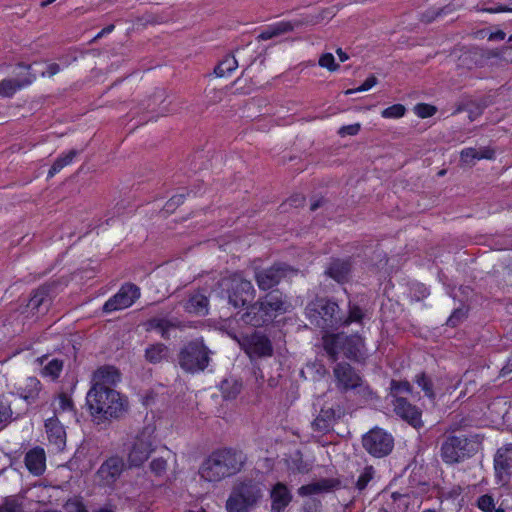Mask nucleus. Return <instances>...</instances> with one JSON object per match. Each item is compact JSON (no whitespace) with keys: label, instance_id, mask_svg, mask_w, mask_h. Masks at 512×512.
Masks as SVG:
<instances>
[{"label":"nucleus","instance_id":"nucleus-54","mask_svg":"<svg viewBox=\"0 0 512 512\" xmlns=\"http://www.w3.org/2000/svg\"><path fill=\"white\" fill-rule=\"evenodd\" d=\"M238 63L234 56H228L226 55V70L227 71H233L237 68Z\"/></svg>","mask_w":512,"mask_h":512},{"label":"nucleus","instance_id":"nucleus-38","mask_svg":"<svg viewBox=\"0 0 512 512\" xmlns=\"http://www.w3.org/2000/svg\"><path fill=\"white\" fill-rule=\"evenodd\" d=\"M406 108L402 104H394L382 110L381 116L385 119H399L405 115Z\"/></svg>","mask_w":512,"mask_h":512},{"label":"nucleus","instance_id":"nucleus-48","mask_svg":"<svg viewBox=\"0 0 512 512\" xmlns=\"http://www.w3.org/2000/svg\"><path fill=\"white\" fill-rule=\"evenodd\" d=\"M374 474V470L372 467H367L363 471V473L359 476V479L357 481V487L359 489H364L368 482L372 479Z\"/></svg>","mask_w":512,"mask_h":512},{"label":"nucleus","instance_id":"nucleus-43","mask_svg":"<svg viewBox=\"0 0 512 512\" xmlns=\"http://www.w3.org/2000/svg\"><path fill=\"white\" fill-rule=\"evenodd\" d=\"M416 382L418 386L425 392V395L428 398H430L431 400L435 399V394L432 390V384L425 375L418 376Z\"/></svg>","mask_w":512,"mask_h":512},{"label":"nucleus","instance_id":"nucleus-18","mask_svg":"<svg viewBox=\"0 0 512 512\" xmlns=\"http://www.w3.org/2000/svg\"><path fill=\"white\" fill-rule=\"evenodd\" d=\"M250 358L271 356L272 346L270 341L257 333L243 338L241 343Z\"/></svg>","mask_w":512,"mask_h":512},{"label":"nucleus","instance_id":"nucleus-27","mask_svg":"<svg viewBox=\"0 0 512 512\" xmlns=\"http://www.w3.org/2000/svg\"><path fill=\"white\" fill-rule=\"evenodd\" d=\"M272 512H282L291 501V495L282 483H278L271 491Z\"/></svg>","mask_w":512,"mask_h":512},{"label":"nucleus","instance_id":"nucleus-53","mask_svg":"<svg viewBox=\"0 0 512 512\" xmlns=\"http://www.w3.org/2000/svg\"><path fill=\"white\" fill-rule=\"evenodd\" d=\"M60 71V66L57 63H51L47 66L46 71L42 72V76L52 77Z\"/></svg>","mask_w":512,"mask_h":512},{"label":"nucleus","instance_id":"nucleus-52","mask_svg":"<svg viewBox=\"0 0 512 512\" xmlns=\"http://www.w3.org/2000/svg\"><path fill=\"white\" fill-rule=\"evenodd\" d=\"M206 96L210 98L212 102H219L222 100L223 91H217L214 87H209L206 89Z\"/></svg>","mask_w":512,"mask_h":512},{"label":"nucleus","instance_id":"nucleus-37","mask_svg":"<svg viewBox=\"0 0 512 512\" xmlns=\"http://www.w3.org/2000/svg\"><path fill=\"white\" fill-rule=\"evenodd\" d=\"M0 512H25L23 503L17 497H7L0 505Z\"/></svg>","mask_w":512,"mask_h":512},{"label":"nucleus","instance_id":"nucleus-24","mask_svg":"<svg viewBox=\"0 0 512 512\" xmlns=\"http://www.w3.org/2000/svg\"><path fill=\"white\" fill-rule=\"evenodd\" d=\"M42 385L36 377H28L25 382L17 388L19 398L25 400L28 405L33 404L39 398Z\"/></svg>","mask_w":512,"mask_h":512},{"label":"nucleus","instance_id":"nucleus-39","mask_svg":"<svg viewBox=\"0 0 512 512\" xmlns=\"http://www.w3.org/2000/svg\"><path fill=\"white\" fill-rule=\"evenodd\" d=\"M63 362L58 359H52L48 362L47 365L43 368V374L47 376H51L52 378H57L62 371Z\"/></svg>","mask_w":512,"mask_h":512},{"label":"nucleus","instance_id":"nucleus-26","mask_svg":"<svg viewBox=\"0 0 512 512\" xmlns=\"http://www.w3.org/2000/svg\"><path fill=\"white\" fill-rule=\"evenodd\" d=\"M34 80L35 75L31 73L22 79H3L0 81V97L10 98L16 93V91L30 85Z\"/></svg>","mask_w":512,"mask_h":512},{"label":"nucleus","instance_id":"nucleus-45","mask_svg":"<svg viewBox=\"0 0 512 512\" xmlns=\"http://www.w3.org/2000/svg\"><path fill=\"white\" fill-rule=\"evenodd\" d=\"M415 114L420 118H428L436 113V108L429 104H418L414 108Z\"/></svg>","mask_w":512,"mask_h":512},{"label":"nucleus","instance_id":"nucleus-36","mask_svg":"<svg viewBox=\"0 0 512 512\" xmlns=\"http://www.w3.org/2000/svg\"><path fill=\"white\" fill-rule=\"evenodd\" d=\"M329 484L327 481H321L317 483H311L308 485H304L299 488L298 492L301 496H309L322 491H325L329 488Z\"/></svg>","mask_w":512,"mask_h":512},{"label":"nucleus","instance_id":"nucleus-32","mask_svg":"<svg viewBox=\"0 0 512 512\" xmlns=\"http://www.w3.org/2000/svg\"><path fill=\"white\" fill-rule=\"evenodd\" d=\"M335 418L336 413L333 409H322L319 415L314 420L313 426L315 427L316 430L320 432L327 431L334 423Z\"/></svg>","mask_w":512,"mask_h":512},{"label":"nucleus","instance_id":"nucleus-46","mask_svg":"<svg viewBox=\"0 0 512 512\" xmlns=\"http://www.w3.org/2000/svg\"><path fill=\"white\" fill-rule=\"evenodd\" d=\"M376 84H377L376 77L375 76H370L358 88H356V89H348V90L345 91V94L346 95H351V94L356 93V92L368 91L372 87H374Z\"/></svg>","mask_w":512,"mask_h":512},{"label":"nucleus","instance_id":"nucleus-58","mask_svg":"<svg viewBox=\"0 0 512 512\" xmlns=\"http://www.w3.org/2000/svg\"><path fill=\"white\" fill-rule=\"evenodd\" d=\"M336 52L340 62H345L348 60V55L342 49H338Z\"/></svg>","mask_w":512,"mask_h":512},{"label":"nucleus","instance_id":"nucleus-3","mask_svg":"<svg viewBox=\"0 0 512 512\" xmlns=\"http://www.w3.org/2000/svg\"><path fill=\"white\" fill-rule=\"evenodd\" d=\"M210 350L202 339H194L184 344L178 353L179 366L188 373L204 371L209 365Z\"/></svg>","mask_w":512,"mask_h":512},{"label":"nucleus","instance_id":"nucleus-25","mask_svg":"<svg viewBox=\"0 0 512 512\" xmlns=\"http://www.w3.org/2000/svg\"><path fill=\"white\" fill-rule=\"evenodd\" d=\"M208 298L199 291L189 294L183 304L184 310L189 314L206 315L208 313Z\"/></svg>","mask_w":512,"mask_h":512},{"label":"nucleus","instance_id":"nucleus-16","mask_svg":"<svg viewBox=\"0 0 512 512\" xmlns=\"http://www.w3.org/2000/svg\"><path fill=\"white\" fill-rule=\"evenodd\" d=\"M125 469V463L119 456H112L105 460L97 471L100 482L104 486H112Z\"/></svg>","mask_w":512,"mask_h":512},{"label":"nucleus","instance_id":"nucleus-7","mask_svg":"<svg viewBox=\"0 0 512 512\" xmlns=\"http://www.w3.org/2000/svg\"><path fill=\"white\" fill-rule=\"evenodd\" d=\"M155 447L154 428L146 426L137 435L128 455L131 466L142 465L149 457Z\"/></svg>","mask_w":512,"mask_h":512},{"label":"nucleus","instance_id":"nucleus-63","mask_svg":"<svg viewBox=\"0 0 512 512\" xmlns=\"http://www.w3.org/2000/svg\"><path fill=\"white\" fill-rule=\"evenodd\" d=\"M51 3H48V0H45V1H42L41 2V7H47L48 5H50Z\"/></svg>","mask_w":512,"mask_h":512},{"label":"nucleus","instance_id":"nucleus-9","mask_svg":"<svg viewBox=\"0 0 512 512\" xmlns=\"http://www.w3.org/2000/svg\"><path fill=\"white\" fill-rule=\"evenodd\" d=\"M261 497L262 491L259 486L252 484L242 485L239 491L234 492L226 501V509L229 512H241L256 503Z\"/></svg>","mask_w":512,"mask_h":512},{"label":"nucleus","instance_id":"nucleus-28","mask_svg":"<svg viewBox=\"0 0 512 512\" xmlns=\"http://www.w3.org/2000/svg\"><path fill=\"white\" fill-rule=\"evenodd\" d=\"M169 349L163 343L149 345L145 349V359L152 364H157L168 357Z\"/></svg>","mask_w":512,"mask_h":512},{"label":"nucleus","instance_id":"nucleus-56","mask_svg":"<svg viewBox=\"0 0 512 512\" xmlns=\"http://www.w3.org/2000/svg\"><path fill=\"white\" fill-rule=\"evenodd\" d=\"M460 315H462V312L461 311H455L450 317L449 319L447 320V323L450 325V326H455L457 324V321L460 317Z\"/></svg>","mask_w":512,"mask_h":512},{"label":"nucleus","instance_id":"nucleus-50","mask_svg":"<svg viewBox=\"0 0 512 512\" xmlns=\"http://www.w3.org/2000/svg\"><path fill=\"white\" fill-rule=\"evenodd\" d=\"M363 314L360 308L353 306L350 308L349 316L347 319L342 318V325L343 324H349L352 322H358L362 319Z\"/></svg>","mask_w":512,"mask_h":512},{"label":"nucleus","instance_id":"nucleus-61","mask_svg":"<svg viewBox=\"0 0 512 512\" xmlns=\"http://www.w3.org/2000/svg\"><path fill=\"white\" fill-rule=\"evenodd\" d=\"M104 35H105V34H104V33H103V31L101 30V31H100V32H99V33L94 37V39H93V40L95 41V40H97V39H99V38L103 37Z\"/></svg>","mask_w":512,"mask_h":512},{"label":"nucleus","instance_id":"nucleus-49","mask_svg":"<svg viewBox=\"0 0 512 512\" xmlns=\"http://www.w3.org/2000/svg\"><path fill=\"white\" fill-rule=\"evenodd\" d=\"M185 194L180 193L172 196L165 204L166 211H173L184 202Z\"/></svg>","mask_w":512,"mask_h":512},{"label":"nucleus","instance_id":"nucleus-23","mask_svg":"<svg viewBox=\"0 0 512 512\" xmlns=\"http://www.w3.org/2000/svg\"><path fill=\"white\" fill-rule=\"evenodd\" d=\"M45 428L48 440L58 449H62L66 443V432L64 426L57 418H49L45 421Z\"/></svg>","mask_w":512,"mask_h":512},{"label":"nucleus","instance_id":"nucleus-40","mask_svg":"<svg viewBox=\"0 0 512 512\" xmlns=\"http://www.w3.org/2000/svg\"><path fill=\"white\" fill-rule=\"evenodd\" d=\"M478 507L483 512H504L502 509L495 508V503L492 497L483 495L478 500Z\"/></svg>","mask_w":512,"mask_h":512},{"label":"nucleus","instance_id":"nucleus-60","mask_svg":"<svg viewBox=\"0 0 512 512\" xmlns=\"http://www.w3.org/2000/svg\"><path fill=\"white\" fill-rule=\"evenodd\" d=\"M506 369H507L508 372L512 371V357L509 358L507 366H506Z\"/></svg>","mask_w":512,"mask_h":512},{"label":"nucleus","instance_id":"nucleus-30","mask_svg":"<svg viewBox=\"0 0 512 512\" xmlns=\"http://www.w3.org/2000/svg\"><path fill=\"white\" fill-rule=\"evenodd\" d=\"M244 460L245 457L241 451L226 450V475L238 472L241 469Z\"/></svg>","mask_w":512,"mask_h":512},{"label":"nucleus","instance_id":"nucleus-12","mask_svg":"<svg viewBox=\"0 0 512 512\" xmlns=\"http://www.w3.org/2000/svg\"><path fill=\"white\" fill-rule=\"evenodd\" d=\"M228 292L229 304L238 308L253 298L254 289L251 282L243 279L240 275H234L229 280Z\"/></svg>","mask_w":512,"mask_h":512},{"label":"nucleus","instance_id":"nucleus-55","mask_svg":"<svg viewBox=\"0 0 512 512\" xmlns=\"http://www.w3.org/2000/svg\"><path fill=\"white\" fill-rule=\"evenodd\" d=\"M505 36H506L505 32H503L502 30H498L496 32L490 33L488 39L490 41H493V40H504Z\"/></svg>","mask_w":512,"mask_h":512},{"label":"nucleus","instance_id":"nucleus-29","mask_svg":"<svg viewBox=\"0 0 512 512\" xmlns=\"http://www.w3.org/2000/svg\"><path fill=\"white\" fill-rule=\"evenodd\" d=\"M298 22H289V21H281L277 22L273 25H271L269 28H267L265 31H263L260 34V38L263 40L270 39L274 36H278L284 33H287L289 31H292L296 25H298Z\"/></svg>","mask_w":512,"mask_h":512},{"label":"nucleus","instance_id":"nucleus-42","mask_svg":"<svg viewBox=\"0 0 512 512\" xmlns=\"http://www.w3.org/2000/svg\"><path fill=\"white\" fill-rule=\"evenodd\" d=\"M150 469L155 476H163L167 470V461L163 457L155 458L150 463Z\"/></svg>","mask_w":512,"mask_h":512},{"label":"nucleus","instance_id":"nucleus-35","mask_svg":"<svg viewBox=\"0 0 512 512\" xmlns=\"http://www.w3.org/2000/svg\"><path fill=\"white\" fill-rule=\"evenodd\" d=\"M350 267L345 262L336 261L328 269V274L337 282H344L349 274Z\"/></svg>","mask_w":512,"mask_h":512},{"label":"nucleus","instance_id":"nucleus-51","mask_svg":"<svg viewBox=\"0 0 512 512\" xmlns=\"http://www.w3.org/2000/svg\"><path fill=\"white\" fill-rule=\"evenodd\" d=\"M391 389L396 394L402 393V392L409 393L411 391L410 384L406 381L405 382L392 381Z\"/></svg>","mask_w":512,"mask_h":512},{"label":"nucleus","instance_id":"nucleus-47","mask_svg":"<svg viewBox=\"0 0 512 512\" xmlns=\"http://www.w3.org/2000/svg\"><path fill=\"white\" fill-rule=\"evenodd\" d=\"M360 129H361L360 123L345 125V126L340 127V129L338 130V134L341 137L354 136L359 133Z\"/></svg>","mask_w":512,"mask_h":512},{"label":"nucleus","instance_id":"nucleus-19","mask_svg":"<svg viewBox=\"0 0 512 512\" xmlns=\"http://www.w3.org/2000/svg\"><path fill=\"white\" fill-rule=\"evenodd\" d=\"M146 330H155L160 333L164 339L170 338V331L174 329H184L186 325L176 317L155 316L145 323Z\"/></svg>","mask_w":512,"mask_h":512},{"label":"nucleus","instance_id":"nucleus-22","mask_svg":"<svg viewBox=\"0 0 512 512\" xmlns=\"http://www.w3.org/2000/svg\"><path fill=\"white\" fill-rule=\"evenodd\" d=\"M338 386L343 389H352L361 385L360 376L348 364H338L334 369Z\"/></svg>","mask_w":512,"mask_h":512},{"label":"nucleus","instance_id":"nucleus-21","mask_svg":"<svg viewBox=\"0 0 512 512\" xmlns=\"http://www.w3.org/2000/svg\"><path fill=\"white\" fill-rule=\"evenodd\" d=\"M24 462L26 468L31 474L35 476L42 475L46 468V455L44 449L37 446L29 450L25 455Z\"/></svg>","mask_w":512,"mask_h":512},{"label":"nucleus","instance_id":"nucleus-8","mask_svg":"<svg viewBox=\"0 0 512 512\" xmlns=\"http://www.w3.org/2000/svg\"><path fill=\"white\" fill-rule=\"evenodd\" d=\"M365 450L374 457L388 455L394 445L393 437L380 428H373L362 439Z\"/></svg>","mask_w":512,"mask_h":512},{"label":"nucleus","instance_id":"nucleus-31","mask_svg":"<svg viewBox=\"0 0 512 512\" xmlns=\"http://www.w3.org/2000/svg\"><path fill=\"white\" fill-rule=\"evenodd\" d=\"M493 151L483 148L477 150L475 148H466L461 151V161L465 164H472L474 160L491 159L493 158Z\"/></svg>","mask_w":512,"mask_h":512},{"label":"nucleus","instance_id":"nucleus-2","mask_svg":"<svg viewBox=\"0 0 512 512\" xmlns=\"http://www.w3.org/2000/svg\"><path fill=\"white\" fill-rule=\"evenodd\" d=\"M286 310L285 302L278 291L268 293L263 300L251 305L241 316V320L252 326H261L272 321L279 313Z\"/></svg>","mask_w":512,"mask_h":512},{"label":"nucleus","instance_id":"nucleus-5","mask_svg":"<svg viewBox=\"0 0 512 512\" xmlns=\"http://www.w3.org/2000/svg\"><path fill=\"white\" fill-rule=\"evenodd\" d=\"M338 305L324 299L310 303L306 308V314L312 323L326 329L342 325V317L338 316Z\"/></svg>","mask_w":512,"mask_h":512},{"label":"nucleus","instance_id":"nucleus-11","mask_svg":"<svg viewBox=\"0 0 512 512\" xmlns=\"http://www.w3.org/2000/svg\"><path fill=\"white\" fill-rule=\"evenodd\" d=\"M50 292L51 288L47 285L40 286L33 290L21 313L26 314L27 317H38L39 315L46 314L52 303Z\"/></svg>","mask_w":512,"mask_h":512},{"label":"nucleus","instance_id":"nucleus-64","mask_svg":"<svg viewBox=\"0 0 512 512\" xmlns=\"http://www.w3.org/2000/svg\"><path fill=\"white\" fill-rule=\"evenodd\" d=\"M77 512H87V510L84 507H81V508L78 509Z\"/></svg>","mask_w":512,"mask_h":512},{"label":"nucleus","instance_id":"nucleus-41","mask_svg":"<svg viewBox=\"0 0 512 512\" xmlns=\"http://www.w3.org/2000/svg\"><path fill=\"white\" fill-rule=\"evenodd\" d=\"M58 406L55 407V411H71L73 410V401L66 393H60L57 398Z\"/></svg>","mask_w":512,"mask_h":512},{"label":"nucleus","instance_id":"nucleus-4","mask_svg":"<svg viewBox=\"0 0 512 512\" xmlns=\"http://www.w3.org/2000/svg\"><path fill=\"white\" fill-rule=\"evenodd\" d=\"M323 345L325 350L333 357L340 351L346 357L357 361L365 356L363 339L357 335L346 337L342 334H326L323 336Z\"/></svg>","mask_w":512,"mask_h":512},{"label":"nucleus","instance_id":"nucleus-1","mask_svg":"<svg viewBox=\"0 0 512 512\" xmlns=\"http://www.w3.org/2000/svg\"><path fill=\"white\" fill-rule=\"evenodd\" d=\"M86 404L90 415L98 422L119 420L129 409L127 397L116 389L89 390Z\"/></svg>","mask_w":512,"mask_h":512},{"label":"nucleus","instance_id":"nucleus-15","mask_svg":"<svg viewBox=\"0 0 512 512\" xmlns=\"http://www.w3.org/2000/svg\"><path fill=\"white\" fill-rule=\"evenodd\" d=\"M121 380V374L117 368L105 365L98 368L92 376V385L89 390L115 389Z\"/></svg>","mask_w":512,"mask_h":512},{"label":"nucleus","instance_id":"nucleus-6","mask_svg":"<svg viewBox=\"0 0 512 512\" xmlns=\"http://www.w3.org/2000/svg\"><path fill=\"white\" fill-rule=\"evenodd\" d=\"M475 443L465 436H451L442 444L441 456L445 463H458L471 456Z\"/></svg>","mask_w":512,"mask_h":512},{"label":"nucleus","instance_id":"nucleus-44","mask_svg":"<svg viewBox=\"0 0 512 512\" xmlns=\"http://www.w3.org/2000/svg\"><path fill=\"white\" fill-rule=\"evenodd\" d=\"M319 65L322 68H326L329 71H335L338 69V64L335 62V57L332 53H325L319 59Z\"/></svg>","mask_w":512,"mask_h":512},{"label":"nucleus","instance_id":"nucleus-62","mask_svg":"<svg viewBox=\"0 0 512 512\" xmlns=\"http://www.w3.org/2000/svg\"><path fill=\"white\" fill-rule=\"evenodd\" d=\"M98 512H113L111 509H108L106 507L99 509Z\"/></svg>","mask_w":512,"mask_h":512},{"label":"nucleus","instance_id":"nucleus-10","mask_svg":"<svg viewBox=\"0 0 512 512\" xmlns=\"http://www.w3.org/2000/svg\"><path fill=\"white\" fill-rule=\"evenodd\" d=\"M140 297V288L133 283L124 284L120 290L103 305V311L110 313L132 306Z\"/></svg>","mask_w":512,"mask_h":512},{"label":"nucleus","instance_id":"nucleus-17","mask_svg":"<svg viewBox=\"0 0 512 512\" xmlns=\"http://www.w3.org/2000/svg\"><path fill=\"white\" fill-rule=\"evenodd\" d=\"M494 468L499 482L506 483L512 472V444L500 447L494 456Z\"/></svg>","mask_w":512,"mask_h":512},{"label":"nucleus","instance_id":"nucleus-57","mask_svg":"<svg viewBox=\"0 0 512 512\" xmlns=\"http://www.w3.org/2000/svg\"><path fill=\"white\" fill-rule=\"evenodd\" d=\"M214 74L217 77H222L224 75V70L222 69V62L221 61L214 68Z\"/></svg>","mask_w":512,"mask_h":512},{"label":"nucleus","instance_id":"nucleus-14","mask_svg":"<svg viewBox=\"0 0 512 512\" xmlns=\"http://www.w3.org/2000/svg\"><path fill=\"white\" fill-rule=\"evenodd\" d=\"M294 273L284 264H275L270 268L256 272L255 278L260 289L267 290L277 285L283 277Z\"/></svg>","mask_w":512,"mask_h":512},{"label":"nucleus","instance_id":"nucleus-33","mask_svg":"<svg viewBox=\"0 0 512 512\" xmlns=\"http://www.w3.org/2000/svg\"><path fill=\"white\" fill-rule=\"evenodd\" d=\"M78 155V151L75 149H72L68 151L66 154L58 157L51 168L48 171V177L51 178L54 175H56L58 172H60L65 166L69 165L73 159Z\"/></svg>","mask_w":512,"mask_h":512},{"label":"nucleus","instance_id":"nucleus-59","mask_svg":"<svg viewBox=\"0 0 512 512\" xmlns=\"http://www.w3.org/2000/svg\"><path fill=\"white\" fill-rule=\"evenodd\" d=\"M115 26L113 24H110L108 26H106L105 28L102 29L103 33L105 35L111 33L113 30H114Z\"/></svg>","mask_w":512,"mask_h":512},{"label":"nucleus","instance_id":"nucleus-13","mask_svg":"<svg viewBox=\"0 0 512 512\" xmlns=\"http://www.w3.org/2000/svg\"><path fill=\"white\" fill-rule=\"evenodd\" d=\"M200 476L208 482H219L224 476V452L214 451L202 464Z\"/></svg>","mask_w":512,"mask_h":512},{"label":"nucleus","instance_id":"nucleus-34","mask_svg":"<svg viewBox=\"0 0 512 512\" xmlns=\"http://www.w3.org/2000/svg\"><path fill=\"white\" fill-rule=\"evenodd\" d=\"M12 401L6 395H0V429L6 427L14 418Z\"/></svg>","mask_w":512,"mask_h":512},{"label":"nucleus","instance_id":"nucleus-20","mask_svg":"<svg viewBox=\"0 0 512 512\" xmlns=\"http://www.w3.org/2000/svg\"><path fill=\"white\" fill-rule=\"evenodd\" d=\"M394 409L397 415L413 427H422L421 412L416 407L409 404L404 398H396L394 402Z\"/></svg>","mask_w":512,"mask_h":512}]
</instances>
